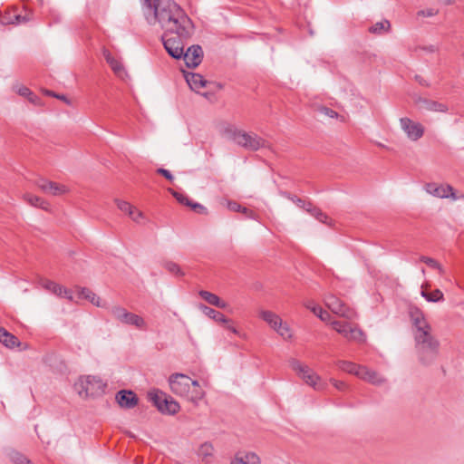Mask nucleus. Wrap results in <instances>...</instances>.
Returning a JSON list of instances; mask_svg holds the SVG:
<instances>
[{"instance_id":"obj_1","label":"nucleus","mask_w":464,"mask_h":464,"mask_svg":"<svg viewBox=\"0 0 464 464\" xmlns=\"http://www.w3.org/2000/svg\"><path fill=\"white\" fill-rule=\"evenodd\" d=\"M154 19L169 34L188 37L191 21L184 10L173 0H153Z\"/></svg>"},{"instance_id":"obj_2","label":"nucleus","mask_w":464,"mask_h":464,"mask_svg":"<svg viewBox=\"0 0 464 464\" xmlns=\"http://www.w3.org/2000/svg\"><path fill=\"white\" fill-rule=\"evenodd\" d=\"M419 362L423 365L432 364L440 353V341L431 334L414 337Z\"/></svg>"},{"instance_id":"obj_3","label":"nucleus","mask_w":464,"mask_h":464,"mask_svg":"<svg viewBox=\"0 0 464 464\" xmlns=\"http://www.w3.org/2000/svg\"><path fill=\"white\" fill-rule=\"evenodd\" d=\"M289 366L296 374L309 386L315 391H323L326 388V383L321 380V377L315 373L308 365L301 362L297 359L291 358Z\"/></svg>"},{"instance_id":"obj_4","label":"nucleus","mask_w":464,"mask_h":464,"mask_svg":"<svg viewBox=\"0 0 464 464\" xmlns=\"http://www.w3.org/2000/svg\"><path fill=\"white\" fill-rule=\"evenodd\" d=\"M107 383L99 376L87 375L82 377L76 388L80 396L98 397L105 392Z\"/></svg>"},{"instance_id":"obj_5","label":"nucleus","mask_w":464,"mask_h":464,"mask_svg":"<svg viewBox=\"0 0 464 464\" xmlns=\"http://www.w3.org/2000/svg\"><path fill=\"white\" fill-rule=\"evenodd\" d=\"M230 137L237 145L253 151L266 148L267 145V142L256 133H249L241 130H230Z\"/></svg>"},{"instance_id":"obj_6","label":"nucleus","mask_w":464,"mask_h":464,"mask_svg":"<svg viewBox=\"0 0 464 464\" xmlns=\"http://www.w3.org/2000/svg\"><path fill=\"white\" fill-rule=\"evenodd\" d=\"M110 314L115 320L121 324L132 325L139 329L146 328V322L141 316L129 312L127 309L121 305L111 306L110 308Z\"/></svg>"},{"instance_id":"obj_7","label":"nucleus","mask_w":464,"mask_h":464,"mask_svg":"<svg viewBox=\"0 0 464 464\" xmlns=\"http://www.w3.org/2000/svg\"><path fill=\"white\" fill-rule=\"evenodd\" d=\"M150 400L162 413L175 414L179 411V404L166 393L156 391L150 393Z\"/></svg>"},{"instance_id":"obj_8","label":"nucleus","mask_w":464,"mask_h":464,"mask_svg":"<svg viewBox=\"0 0 464 464\" xmlns=\"http://www.w3.org/2000/svg\"><path fill=\"white\" fill-rule=\"evenodd\" d=\"M330 324L338 334L343 335L348 341H354L358 343H363L365 341L363 332L355 325L336 320L332 321Z\"/></svg>"},{"instance_id":"obj_9","label":"nucleus","mask_w":464,"mask_h":464,"mask_svg":"<svg viewBox=\"0 0 464 464\" xmlns=\"http://www.w3.org/2000/svg\"><path fill=\"white\" fill-rule=\"evenodd\" d=\"M409 314L413 325V338L432 333L431 325L420 308L416 306L411 307Z\"/></svg>"},{"instance_id":"obj_10","label":"nucleus","mask_w":464,"mask_h":464,"mask_svg":"<svg viewBox=\"0 0 464 464\" xmlns=\"http://www.w3.org/2000/svg\"><path fill=\"white\" fill-rule=\"evenodd\" d=\"M325 305L335 314L344 317L348 320H353L357 317L354 310L347 306L337 296L328 294L324 296Z\"/></svg>"},{"instance_id":"obj_11","label":"nucleus","mask_w":464,"mask_h":464,"mask_svg":"<svg viewBox=\"0 0 464 464\" xmlns=\"http://www.w3.org/2000/svg\"><path fill=\"white\" fill-rule=\"evenodd\" d=\"M169 382L175 394L189 400L191 379L188 376L183 373H175L169 377Z\"/></svg>"},{"instance_id":"obj_12","label":"nucleus","mask_w":464,"mask_h":464,"mask_svg":"<svg viewBox=\"0 0 464 464\" xmlns=\"http://www.w3.org/2000/svg\"><path fill=\"white\" fill-rule=\"evenodd\" d=\"M168 34L169 33L165 32L164 35L162 36L164 48L171 57L175 59H180L182 55H184L182 40L186 39L187 37L178 34H176V36L168 37Z\"/></svg>"},{"instance_id":"obj_13","label":"nucleus","mask_w":464,"mask_h":464,"mask_svg":"<svg viewBox=\"0 0 464 464\" xmlns=\"http://www.w3.org/2000/svg\"><path fill=\"white\" fill-rule=\"evenodd\" d=\"M400 125L411 140L416 141L424 134V127L420 122L413 121L410 118H401Z\"/></svg>"},{"instance_id":"obj_14","label":"nucleus","mask_w":464,"mask_h":464,"mask_svg":"<svg viewBox=\"0 0 464 464\" xmlns=\"http://www.w3.org/2000/svg\"><path fill=\"white\" fill-rule=\"evenodd\" d=\"M427 193L440 198H451L458 200L453 187L450 185H437L436 183H428L425 186Z\"/></svg>"},{"instance_id":"obj_15","label":"nucleus","mask_w":464,"mask_h":464,"mask_svg":"<svg viewBox=\"0 0 464 464\" xmlns=\"http://www.w3.org/2000/svg\"><path fill=\"white\" fill-rule=\"evenodd\" d=\"M188 67L195 68L200 64L203 58V51L199 45H192L184 52L182 57Z\"/></svg>"},{"instance_id":"obj_16","label":"nucleus","mask_w":464,"mask_h":464,"mask_svg":"<svg viewBox=\"0 0 464 464\" xmlns=\"http://www.w3.org/2000/svg\"><path fill=\"white\" fill-rule=\"evenodd\" d=\"M37 186L46 194L52 196H61L69 192L66 186L58 184L53 181L42 179L37 183Z\"/></svg>"},{"instance_id":"obj_17","label":"nucleus","mask_w":464,"mask_h":464,"mask_svg":"<svg viewBox=\"0 0 464 464\" xmlns=\"http://www.w3.org/2000/svg\"><path fill=\"white\" fill-rule=\"evenodd\" d=\"M416 103L420 106V109L425 110L428 111H433V112H447L449 111V107L447 104L426 99V98H418L416 99Z\"/></svg>"},{"instance_id":"obj_18","label":"nucleus","mask_w":464,"mask_h":464,"mask_svg":"<svg viewBox=\"0 0 464 464\" xmlns=\"http://www.w3.org/2000/svg\"><path fill=\"white\" fill-rule=\"evenodd\" d=\"M116 401L121 407L131 409L138 403L136 394L131 391L121 390L116 394Z\"/></svg>"},{"instance_id":"obj_19","label":"nucleus","mask_w":464,"mask_h":464,"mask_svg":"<svg viewBox=\"0 0 464 464\" xmlns=\"http://www.w3.org/2000/svg\"><path fill=\"white\" fill-rule=\"evenodd\" d=\"M103 56L116 76L121 79L127 76V72L121 62L114 58L108 50L103 51Z\"/></svg>"},{"instance_id":"obj_20","label":"nucleus","mask_w":464,"mask_h":464,"mask_svg":"<svg viewBox=\"0 0 464 464\" xmlns=\"http://www.w3.org/2000/svg\"><path fill=\"white\" fill-rule=\"evenodd\" d=\"M185 79L190 89L197 92L201 88L206 87L208 82L201 74L195 72H186Z\"/></svg>"},{"instance_id":"obj_21","label":"nucleus","mask_w":464,"mask_h":464,"mask_svg":"<svg viewBox=\"0 0 464 464\" xmlns=\"http://www.w3.org/2000/svg\"><path fill=\"white\" fill-rule=\"evenodd\" d=\"M360 379L378 386L385 382V379L382 376L365 366L361 370Z\"/></svg>"},{"instance_id":"obj_22","label":"nucleus","mask_w":464,"mask_h":464,"mask_svg":"<svg viewBox=\"0 0 464 464\" xmlns=\"http://www.w3.org/2000/svg\"><path fill=\"white\" fill-rule=\"evenodd\" d=\"M0 343L7 348L18 347L21 343L18 338L0 326Z\"/></svg>"},{"instance_id":"obj_23","label":"nucleus","mask_w":464,"mask_h":464,"mask_svg":"<svg viewBox=\"0 0 464 464\" xmlns=\"http://www.w3.org/2000/svg\"><path fill=\"white\" fill-rule=\"evenodd\" d=\"M199 309L201 310V312L207 315L208 317L215 320L216 322L218 323H220V324H227L229 323V319L227 317H226L223 314H221L220 312L218 311H216L215 309L213 308H210L205 304H200L199 305Z\"/></svg>"},{"instance_id":"obj_24","label":"nucleus","mask_w":464,"mask_h":464,"mask_svg":"<svg viewBox=\"0 0 464 464\" xmlns=\"http://www.w3.org/2000/svg\"><path fill=\"white\" fill-rule=\"evenodd\" d=\"M336 365L338 368L345 372H348L350 374H353L360 378L361 376V370L363 368L362 365H358L353 362L349 361H338L336 362Z\"/></svg>"},{"instance_id":"obj_25","label":"nucleus","mask_w":464,"mask_h":464,"mask_svg":"<svg viewBox=\"0 0 464 464\" xmlns=\"http://www.w3.org/2000/svg\"><path fill=\"white\" fill-rule=\"evenodd\" d=\"M259 317L264 320L273 330L282 320L278 314L268 310L260 311Z\"/></svg>"},{"instance_id":"obj_26","label":"nucleus","mask_w":464,"mask_h":464,"mask_svg":"<svg viewBox=\"0 0 464 464\" xmlns=\"http://www.w3.org/2000/svg\"><path fill=\"white\" fill-rule=\"evenodd\" d=\"M79 295L90 301L93 305L97 307H104L105 305L104 303H102V301L101 300V298L89 288H81Z\"/></svg>"},{"instance_id":"obj_27","label":"nucleus","mask_w":464,"mask_h":464,"mask_svg":"<svg viewBox=\"0 0 464 464\" xmlns=\"http://www.w3.org/2000/svg\"><path fill=\"white\" fill-rule=\"evenodd\" d=\"M175 198L181 204L190 207L191 208L198 210V212H204L206 208L198 203H192L186 195L169 189Z\"/></svg>"},{"instance_id":"obj_28","label":"nucleus","mask_w":464,"mask_h":464,"mask_svg":"<svg viewBox=\"0 0 464 464\" xmlns=\"http://www.w3.org/2000/svg\"><path fill=\"white\" fill-rule=\"evenodd\" d=\"M24 198L31 206L42 208V209L46 210V211H48L49 208H50V204L46 200L43 199L40 197H37V196H34V195H32V194H25L24 196Z\"/></svg>"},{"instance_id":"obj_29","label":"nucleus","mask_w":464,"mask_h":464,"mask_svg":"<svg viewBox=\"0 0 464 464\" xmlns=\"http://www.w3.org/2000/svg\"><path fill=\"white\" fill-rule=\"evenodd\" d=\"M274 331L285 341H290L293 338V332L290 326L283 320L276 326Z\"/></svg>"},{"instance_id":"obj_30","label":"nucleus","mask_w":464,"mask_h":464,"mask_svg":"<svg viewBox=\"0 0 464 464\" xmlns=\"http://www.w3.org/2000/svg\"><path fill=\"white\" fill-rule=\"evenodd\" d=\"M39 284L43 288L53 293V295H55L57 296L61 294L62 285L53 281L42 278V279H40Z\"/></svg>"},{"instance_id":"obj_31","label":"nucleus","mask_w":464,"mask_h":464,"mask_svg":"<svg viewBox=\"0 0 464 464\" xmlns=\"http://www.w3.org/2000/svg\"><path fill=\"white\" fill-rule=\"evenodd\" d=\"M391 28V24L388 20H382L381 22L375 23L369 28V31L372 34H382L385 32H388Z\"/></svg>"},{"instance_id":"obj_32","label":"nucleus","mask_w":464,"mask_h":464,"mask_svg":"<svg viewBox=\"0 0 464 464\" xmlns=\"http://www.w3.org/2000/svg\"><path fill=\"white\" fill-rule=\"evenodd\" d=\"M420 295L425 298L428 302H440L444 300L443 293L440 289H436L431 293H427L424 290H421Z\"/></svg>"},{"instance_id":"obj_33","label":"nucleus","mask_w":464,"mask_h":464,"mask_svg":"<svg viewBox=\"0 0 464 464\" xmlns=\"http://www.w3.org/2000/svg\"><path fill=\"white\" fill-rule=\"evenodd\" d=\"M162 266L169 273H170L172 275H175L178 276H184V273L181 270L180 266L173 261H164Z\"/></svg>"},{"instance_id":"obj_34","label":"nucleus","mask_w":464,"mask_h":464,"mask_svg":"<svg viewBox=\"0 0 464 464\" xmlns=\"http://www.w3.org/2000/svg\"><path fill=\"white\" fill-rule=\"evenodd\" d=\"M191 386H193V391H190V397L189 400L197 402L198 401L201 400L204 396V392L200 389L199 383L198 381H192L191 380Z\"/></svg>"},{"instance_id":"obj_35","label":"nucleus","mask_w":464,"mask_h":464,"mask_svg":"<svg viewBox=\"0 0 464 464\" xmlns=\"http://www.w3.org/2000/svg\"><path fill=\"white\" fill-rule=\"evenodd\" d=\"M306 211L310 212L317 220L322 223H326L327 216L321 211V209L313 207L311 203H307Z\"/></svg>"},{"instance_id":"obj_36","label":"nucleus","mask_w":464,"mask_h":464,"mask_svg":"<svg viewBox=\"0 0 464 464\" xmlns=\"http://www.w3.org/2000/svg\"><path fill=\"white\" fill-rule=\"evenodd\" d=\"M246 464H261V459L255 452L238 453Z\"/></svg>"},{"instance_id":"obj_37","label":"nucleus","mask_w":464,"mask_h":464,"mask_svg":"<svg viewBox=\"0 0 464 464\" xmlns=\"http://www.w3.org/2000/svg\"><path fill=\"white\" fill-rule=\"evenodd\" d=\"M420 260L421 262L425 263L426 265H428L429 266H430L434 269H438L440 274L443 273L442 266L434 258L422 256H420Z\"/></svg>"},{"instance_id":"obj_38","label":"nucleus","mask_w":464,"mask_h":464,"mask_svg":"<svg viewBox=\"0 0 464 464\" xmlns=\"http://www.w3.org/2000/svg\"><path fill=\"white\" fill-rule=\"evenodd\" d=\"M115 203L121 211H122L128 215H130L131 213V211L133 210V208H134L130 202L121 200V199H115Z\"/></svg>"},{"instance_id":"obj_39","label":"nucleus","mask_w":464,"mask_h":464,"mask_svg":"<svg viewBox=\"0 0 464 464\" xmlns=\"http://www.w3.org/2000/svg\"><path fill=\"white\" fill-rule=\"evenodd\" d=\"M198 295H200L201 298H203L207 303H208L211 305L215 304L218 297L217 295L206 290L199 291Z\"/></svg>"},{"instance_id":"obj_40","label":"nucleus","mask_w":464,"mask_h":464,"mask_svg":"<svg viewBox=\"0 0 464 464\" xmlns=\"http://www.w3.org/2000/svg\"><path fill=\"white\" fill-rule=\"evenodd\" d=\"M304 305L309 309L313 314H314L316 316L322 313L323 307L315 304L313 300H308L304 303Z\"/></svg>"},{"instance_id":"obj_41","label":"nucleus","mask_w":464,"mask_h":464,"mask_svg":"<svg viewBox=\"0 0 464 464\" xmlns=\"http://www.w3.org/2000/svg\"><path fill=\"white\" fill-rule=\"evenodd\" d=\"M227 208L229 210L234 212H243L245 214H252L251 211H249L246 208L242 207L237 202H228Z\"/></svg>"},{"instance_id":"obj_42","label":"nucleus","mask_w":464,"mask_h":464,"mask_svg":"<svg viewBox=\"0 0 464 464\" xmlns=\"http://www.w3.org/2000/svg\"><path fill=\"white\" fill-rule=\"evenodd\" d=\"M129 217L136 223H140V220L144 218L143 213L135 208H133V210L129 215Z\"/></svg>"},{"instance_id":"obj_43","label":"nucleus","mask_w":464,"mask_h":464,"mask_svg":"<svg viewBox=\"0 0 464 464\" xmlns=\"http://www.w3.org/2000/svg\"><path fill=\"white\" fill-rule=\"evenodd\" d=\"M212 446L211 444H208V443H205L203 445H201L200 447V450H199V453L200 455H202L203 457H208V456H211L212 455Z\"/></svg>"},{"instance_id":"obj_44","label":"nucleus","mask_w":464,"mask_h":464,"mask_svg":"<svg viewBox=\"0 0 464 464\" xmlns=\"http://www.w3.org/2000/svg\"><path fill=\"white\" fill-rule=\"evenodd\" d=\"M437 14H438V10L435 8H429V9L420 10L418 12V15L423 16V17H431V16L436 15Z\"/></svg>"},{"instance_id":"obj_45","label":"nucleus","mask_w":464,"mask_h":464,"mask_svg":"<svg viewBox=\"0 0 464 464\" xmlns=\"http://www.w3.org/2000/svg\"><path fill=\"white\" fill-rule=\"evenodd\" d=\"M58 296L66 298L69 301H73V295H72V290H70L63 285L61 287V294Z\"/></svg>"},{"instance_id":"obj_46","label":"nucleus","mask_w":464,"mask_h":464,"mask_svg":"<svg viewBox=\"0 0 464 464\" xmlns=\"http://www.w3.org/2000/svg\"><path fill=\"white\" fill-rule=\"evenodd\" d=\"M320 112L330 118H336L338 116L336 111L327 107H322Z\"/></svg>"},{"instance_id":"obj_47","label":"nucleus","mask_w":464,"mask_h":464,"mask_svg":"<svg viewBox=\"0 0 464 464\" xmlns=\"http://www.w3.org/2000/svg\"><path fill=\"white\" fill-rule=\"evenodd\" d=\"M157 173L158 174H160L162 175L163 177H165L169 181H173L174 179V177L173 175L170 173L169 170L166 169H163V168H159L157 170Z\"/></svg>"},{"instance_id":"obj_48","label":"nucleus","mask_w":464,"mask_h":464,"mask_svg":"<svg viewBox=\"0 0 464 464\" xmlns=\"http://www.w3.org/2000/svg\"><path fill=\"white\" fill-rule=\"evenodd\" d=\"M17 93L24 97L32 96L33 92L25 86H21L17 89Z\"/></svg>"},{"instance_id":"obj_49","label":"nucleus","mask_w":464,"mask_h":464,"mask_svg":"<svg viewBox=\"0 0 464 464\" xmlns=\"http://www.w3.org/2000/svg\"><path fill=\"white\" fill-rule=\"evenodd\" d=\"M331 383L338 390L343 391L346 388V384L343 382L337 381L334 379L330 380Z\"/></svg>"},{"instance_id":"obj_50","label":"nucleus","mask_w":464,"mask_h":464,"mask_svg":"<svg viewBox=\"0 0 464 464\" xmlns=\"http://www.w3.org/2000/svg\"><path fill=\"white\" fill-rule=\"evenodd\" d=\"M317 317H319L323 322H328L331 318V315L327 311L322 309V313H320Z\"/></svg>"},{"instance_id":"obj_51","label":"nucleus","mask_w":464,"mask_h":464,"mask_svg":"<svg viewBox=\"0 0 464 464\" xmlns=\"http://www.w3.org/2000/svg\"><path fill=\"white\" fill-rule=\"evenodd\" d=\"M292 201L295 202L299 208H307V203H305L301 198H298L296 197L291 198Z\"/></svg>"},{"instance_id":"obj_52","label":"nucleus","mask_w":464,"mask_h":464,"mask_svg":"<svg viewBox=\"0 0 464 464\" xmlns=\"http://www.w3.org/2000/svg\"><path fill=\"white\" fill-rule=\"evenodd\" d=\"M214 306L222 308V309H226L228 306V304H227V303H226L225 301H223L219 297H218Z\"/></svg>"},{"instance_id":"obj_53","label":"nucleus","mask_w":464,"mask_h":464,"mask_svg":"<svg viewBox=\"0 0 464 464\" xmlns=\"http://www.w3.org/2000/svg\"><path fill=\"white\" fill-rule=\"evenodd\" d=\"M214 306L222 308V309H226L228 306V304H227V303H226L225 301H223L219 297H218Z\"/></svg>"},{"instance_id":"obj_54","label":"nucleus","mask_w":464,"mask_h":464,"mask_svg":"<svg viewBox=\"0 0 464 464\" xmlns=\"http://www.w3.org/2000/svg\"><path fill=\"white\" fill-rule=\"evenodd\" d=\"M27 21L26 17L25 16H23L21 14H17L14 16V21L13 23H16V24H22V23H25Z\"/></svg>"},{"instance_id":"obj_55","label":"nucleus","mask_w":464,"mask_h":464,"mask_svg":"<svg viewBox=\"0 0 464 464\" xmlns=\"http://www.w3.org/2000/svg\"><path fill=\"white\" fill-rule=\"evenodd\" d=\"M231 464H246L239 454H236V456L234 457V459L231 460Z\"/></svg>"},{"instance_id":"obj_56","label":"nucleus","mask_w":464,"mask_h":464,"mask_svg":"<svg viewBox=\"0 0 464 464\" xmlns=\"http://www.w3.org/2000/svg\"><path fill=\"white\" fill-rule=\"evenodd\" d=\"M415 79H416V81H417L420 85H422V86H427V87H428V86H430V83H429L425 79H423L421 76L417 75V76L415 77Z\"/></svg>"},{"instance_id":"obj_57","label":"nucleus","mask_w":464,"mask_h":464,"mask_svg":"<svg viewBox=\"0 0 464 464\" xmlns=\"http://www.w3.org/2000/svg\"><path fill=\"white\" fill-rule=\"evenodd\" d=\"M55 97H56L57 99H60V100L63 101V102H66L67 104H71L70 100H69V99H67V97H66V96H64V95H63V94H62V95L57 94V95H55Z\"/></svg>"},{"instance_id":"obj_58","label":"nucleus","mask_w":464,"mask_h":464,"mask_svg":"<svg viewBox=\"0 0 464 464\" xmlns=\"http://www.w3.org/2000/svg\"><path fill=\"white\" fill-rule=\"evenodd\" d=\"M27 98H28V99H29V101H30L32 103H34V104H36V103H37V102H38V100H39V99H38V97H37V96H35L34 93H33V95H32V96H28Z\"/></svg>"},{"instance_id":"obj_59","label":"nucleus","mask_w":464,"mask_h":464,"mask_svg":"<svg viewBox=\"0 0 464 464\" xmlns=\"http://www.w3.org/2000/svg\"><path fill=\"white\" fill-rule=\"evenodd\" d=\"M153 0H143V5L147 7H152Z\"/></svg>"},{"instance_id":"obj_60","label":"nucleus","mask_w":464,"mask_h":464,"mask_svg":"<svg viewBox=\"0 0 464 464\" xmlns=\"http://www.w3.org/2000/svg\"><path fill=\"white\" fill-rule=\"evenodd\" d=\"M227 328L229 331H231L233 334H238L237 330L234 326H232V325H227Z\"/></svg>"},{"instance_id":"obj_61","label":"nucleus","mask_w":464,"mask_h":464,"mask_svg":"<svg viewBox=\"0 0 464 464\" xmlns=\"http://www.w3.org/2000/svg\"><path fill=\"white\" fill-rule=\"evenodd\" d=\"M44 93H45L46 95L53 96V97H55V95H56L53 92H52V91H48V90H46V91L44 92Z\"/></svg>"},{"instance_id":"obj_62","label":"nucleus","mask_w":464,"mask_h":464,"mask_svg":"<svg viewBox=\"0 0 464 464\" xmlns=\"http://www.w3.org/2000/svg\"><path fill=\"white\" fill-rule=\"evenodd\" d=\"M458 199H463L464 200V194L457 195Z\"/></svg>"},{"instance_id":"obj_63","label":"nucleus","mask_w":464,"mask_h":464,"mask_svg":"<svg viewBox=\"0 0 464 464\" xmlns=\"http://www.w3.org/2000/svg\"><path fill=\"white\" fill-rule=\"evenodd\" d=\"M202 95L205 96L206 98L208 97V92H204V93H202Z\"/></svg>"},{"instance_id":"obj_64","label":"nucleus","mask_w":464,"mask_h":464,"mask_svg":"<svg viewBox=\"0 0 464 464\" xmlns=\"http://www.w3.org/2000/svg\"><path fill=\"white\" fill-rule=\"evenodd\" d=\"M421 273H422L423 275L425 274V269H424V268H422V269H421Z\"/></svg>"}]
</instances>
